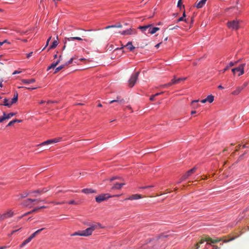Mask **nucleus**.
<instances>
[{
	"label": "nucleus",
	"mask_w": 249,
	"mask_h": 249,
	"mask_svg": "<svg viewBox=\"0 0 249 249\" xmlns=\"http://www.w3.org/2000/svg\"><path fill=\"white\" fill-rule=\"evenodd\" d=\"M163 92H160V93H156L155 94H154V95H155V97L159 95H160L161 94H162Z\"/></svg>",
	"instance_id": "nucleus-61"
},
{
	"label": "nucleus",
	"mask_w": 249,
	"mask_h": 249,
	"mask_svg": "<svg viewBox=\"0 0 249 249\" xmlns=\"http://www.w3.org/2000/svg\"><path fill=\"white\" fill-rule=\"evenodd\" d=\"M25 89H30V90H33L36 89V87H25Z\"/></svg>",
	"instance_id": "nucleus-50"
},
{
	"label": "nucleus",
	"mask_w": 249,
	"mask_h": 249,
	"mask_svg": "<svg viewBox=\"0 0 249 249\" xmlns=\"http://www.w3.org/2000/svg\"><path fill=\"white\" fill-rule=\"evenodd\" d=\"M48 191V189L47 188H43V189H37L36 190H35L34 191H25L23 192L22 194H20V197L21 198H24L27 197V196H37L38 195L43 194L44 193H45Z\"/></svg>",
	"instance_id": "nucleus-2"
},
{
	"label": "nucleus",
	"mask_w": 249,
	"mask_h": 249,
	"mask_svg": "<svg viewBox=\"0 0 249 249\" xmlns=\"http://www.w3.org/2000/svg\"><path fill=\"white\" fill-rule=\"evenodd\" d=\"M206 0H201L196 4V7L197 8H202L205 4Z\"/></svg>",
	"instance_id": "nucleus-25"
},
{
	"label": "nucleus",
	"mask_w": 249,
	"mask_h": 249,
	"mask_svg": "<svg viewBox=\"0 0 249 249\" xmlns=\"http://www.w3.org/2000/svg\"><path fill=\"white\" fill-rule=\"evenodd\" d=\"M5 33L7 34L8 35H12L14 34V33L13 31H11L9 32H5Z\"/></svg>",
	"instance_id": "nucleus-59"
},
{
	"label": "nucleus",
	"mask_w": 249,
	"mask_h": 249,
	"mask_svg": "<svg viewBox=\"0 0 249 249\" xmlns=\"http://www.w3.org/2000/svg\"><path fill=\"white\" fill-rule=\"evenodd\" d=\"M118 178H119V177H117V176H116V177H112V178H110L109 179V180H110V181H113V180H115V179H118Z\"/></svg>",
	"instance_id": "nucleus-49"
},
{
	"label": "nucleus",
	"mask_w": 249,
	"mask_h": 249,
	"mask_svg": "<svg viewBox=\"0 0 249 249\" xmlns=\"http://www.w3.org/2000/svg\"><path fill=\"white\" fill-rule=\"evenodd\" d=\"M206 240L209 241L211 243L214 244L221 241L222 240V238H216V239H213L211 238L208 237H207Z\"/></svg>",
	"instance_id": "nucleus-24"
},
{
	"label": "nucleus",
	"mask_w": 249,
	"mask_h": 249,
	"mask_svg": "<svg viewBox=\"0 0 249 249\" xmlns=\"http://www.w3.org/2000/svg\"><path fill=\"white\" fill-rule=\"evenodd\" d=\"M155 97V95H151L150 97V100L154 101Z\"/></svg>",
	"instance_id": "nucleus-52"
},
{
	"label": "nucleus",
	"mask_w": 249,
	"mask_h": 249,
	"mask_svg": "<svg viewBox=\"0 0 249 249\" xmlns=\"http://www.w3.org/2000/svg\"><path fill=\"white\" fill-rule=\"evenodd\" d=\"M139 74L140 72L137 71L136 72H135L134 73H133L131 75L128 81V86L130 88H132L135 85L138 79Z\"/></svg>",
	"instance_id": "nucleus-4"
},
{
	"label": "nucleus",
	"mask_w": 249,
	"mask_h": 249,
	"mask_svg": "<svg viewBox=\"0 0 249 249\" xmlns=\"http://www.w3.org/2000/svg\"><path fill=\"white\" fill-rule=\"evenodd\" d=\"M31 240H32V239H31V238L30 237H29L28 238H27L25 240H24L22 242V243L20 245V247L21 248L23 247L26 244H27V243H29Z\"/></svg>",
	"instance_id": "nucleus-32"
},
{
	"label": "nucleus",
	"mask_w": 249,
	"mask_h": 249,
	"mask_svg": "<svg viewBox=\"0 0 249 249\" xmlns=\"http://www.w3.org/2000/svg\"><path fill=\"white\" fill-rule=\"evenodd\" d=\"M186 79V78H178L177 79L176 78V81L177 82V84L179 83L181 81L185 80Z\"/></svg>",
	"instance_id": "nucleus-41"
},
{
	"label": "nucleus",
	"mask_w": 249,
	"mask_h": 249,
	"mask_svg": "<svg viewBox=\"0 0 249 249\" xmlns=\"http://www.w3.org/2000/svg\"><path fill=\"white\" fill-rule=\"evenodd\" d=\"M61 140V138H55L53 139L48 140L45 142H42L41 143L38 145V146H43L45 145H48L53 143L59 142Z\"/></svg>",
	"instance_id": "nucleus-11"
},
{
	"label": "nucleus",
	"mask_w": 249,
	"mask_h": 249,
	"mask_svg": "<svg viewBox=\"0 0 249 249\" xmlns=\"http://www.w3.org/2000/svg\"><path fill=\"white\" fill-rule=\"evenodd\" d=\"M227 26L229 29L237 30L239 28L238 21L233 20L227 22Z\"/></svg>",
	"instance_id": "nucleus-9"
},
{
	"label": "nucleus",
	"mask_w": 249,
	"mask_h": 249,
	"mask_svg": "<svg viewBox=\"0 0 249 249\" xmlns=\"http://www.w3.org/2000/svg\"><path fill=\"white\" fill-rule=\"evenodd\" d=\"M20 72H21L20 71H15L13 72V74L14 75V74H18V73H20Z\"/></svg>",
	"instance_id": "nucleus-54"
},
{
	"label": "nucleus",
	"mask_w": 249,
	"mask_h": 249,
	"mask_svg": "<svg viewBox=\"0 0 249 249\" xmlns=\"http://www.w3.org/2000/svg\"><path fill=\"white\" fill-rule=\"evenodd\" d=\"M115 28V25H109V26H106L105 28V29H109V28Z\"/></svg>",
	"instance_id": "nucleus-47"
},
{
	"label": "nucleus",
	"mask_w": 249,
	"mask_h": 249,
	"mask_svg": "<svg viewBox=\"0 0 249 249\" xmlns=\"http://www.w3.org/2000/svg\"><path fill=\"white\" fill-rule=\"evenodd\" d=\"M243 88L244 87H238L235 90L232 92L231 94L234 95H238L242 91Z\"/></svg>",
	"instance_id": "nucleus-22"
},
{
	"label": "nucleus",
	"mask_w": 249,
	"mask_h": 249,
	"mask_svg": "<svg viewBox=\"0 0 249 249\" xmlns=\"http://www.w3.org/2000/svg\"><path fill=\"white\" fill-rule=\"evenodd\" d=\"M21 229V228H19L18 229V230H17L13 231L11 232V234H10V235H13V234L14 233H15L16 231H18L20 230Z\"/></svg>",
	"instance_id": "nucleus-48"
},
{
	"label": "nucleus",
	"mask_w": 249,
	"mask_h": 249,
	"mask_svg": "<svg viewBox=\"0 0 249 249\" xmlns=\"http://www.w3.org/2000/svg\"><path fill=\"white\" fill-rule=\"evenodd\" d=\"M236 63V62L234 63V62H230V63H229V64L227 66V67H226L225 68H224L222 71H222L223 73L225 72L227 70H228L229 69V68H230V67H231L233 66L235 64V63Z\"/></svg>",
	"instance_id": "nucleus-28"
},
{
	"label": "nucleus",
	"mask_w": 249,
	"mask_h": 249,
	"mask_svg": "<svg viewBox=\"0 0 249 249\" xmlns=\"http://www.w3.org/2000/svg\"><path fill=\"white\" fill-rule=\"evenodd\" d=\"M113 196L118 197L119 196H118V195H116V196H111V195H109L108 193L102 194H101V195H99L98 196H96L95 197V200H96V201L97 202H101V201H106L108 198H109L110 197H113Z\"/></svg>",
	"instance_id": "nucleus-7"
},
{
	"label": "nucleus",
	"mask_w": 249,
	"mask_h": 249,
	"mask_svg": "<svg viewBox=\"0 0 249 249\" xmlns=\"http://www.w3.org/2000/svg\"><path fill=\"white\" fill-rule=\"evenodd\" d=\"M218 88L219 89H224V87H222L221 85H219V86H218Z\"/></svg>",
	"instance_id": "nucleus-64"
},
{
	"label": "nucleus",
	"mask_w": 249,
	"mask_h": 249,
	"mask_svg": "<svg viewBox=\"0 0 249 249\" xmlns=\"http://www.w3.org/2000/svg\"><path fill=\"white\" fill-rule=\"evenodd\" d=\"M124 99L121 98V96H117L116 99L110 101L109 103V104H112L113 103H118L120 105H122L124 104Z\"/></svg>",
	"instance_id": "nucleus-16"
},
{
	"label": "nucleus",
	"mask_w": 249,
	"mask_h": 249,
	"mask_svg": "<svg viewBox=\"0 0 249 249\" xmlns=\"http://www.w3.org/2000/svg\"><path fill=\"white\" fill-rule=\"evenodd\" d=\"M179 27L178 26H174V27L170 29V30H174V29H177Z\"/></svg>",
	"instance_id": "nucleus-62"
},
{
	"label": "nucleus",
	"mask_w": 249,
	"mask_h": 249,
	"mask_svg": "<svg viewBox=\"0 0 249 249\" xmlns=\"http://www.w3.org/2000/svg\"><path fill=\"white\" fill-rule=\"evenodd\" d=\"M206 100L207 102H208L210 103H211L214 100V96L212 95H209L207 97V98H206Z\"/></svg>",
	"instance_id": "nucleus-30"
},
{
	"label": "nucleus",
	"mask_w": 249,
	"mask_h": 249,
	"mask_svg": "<svg viewBox=\"0 0 249 249\" xmlns=\"http://www.w3.org/2000/svg\"><path fill=\"white\" fill-rule=\"evenodd\" d=\"M138 29L145 35L154 34L160 30L159 27L152 26V24H148L145 26H140Z\"/></svg>",
	"instance_id": "nucleus-1"
},
{
	"label": "nucleus",
	"mask_w": 249,
	"mask_h": 249,
	"mask_svg": "<svg viewBox=\"0 0 249 249\" xmlns=\"http://www.w3.org/2000/svg\"><path fill=\"white\" fill-rule=\"evenodd\" d=\"M164 237H159V238H153L151 239L147 243L148 247L151 248L153 246L155 247V249H157L159 246L160 244L163 243Z\"/></svg>",
	"instance_id": "nucleus-3"
},
{
	"label": "nucleus",
	"mask_w": 249,
	"mask_h": 249,
	"mask_svg": "<svg viewBox=\"0 0 249 249\" xmlns=\"http://www.w3.org/2000/svg\"><path fill=\"white\" fill-rule=\"evenodd\" d=\"M32 54H33V52H31L28 54H27V58H29V57H30L32 55Z\"/></svg>",
	"instance_id": "nucleus-51"
},
{
	"label": "nucleus",
	"mask_w": 249,
	"mask_h": 249,
	"mask_svg": "<svg viewBox=\"0 0 249 249\" xmlns=\"http://www.w3.org/2000/svg\"><path fill=\"white\" fill-rule=\"evenodd\" d=\"M18 100V93L17 92H15L14 97L12 99L11 102H10L11 106L14 104H15Z\"/></svg>",
	"instance_id": "nucleus-21"
},
{
	"label": "nucleus",
	"mask_w": 249,
	"mask_h": 249,
	"mask_svg": "<svg viewBox=\"0 0 249 249\" xmlns=\"http://www.w3.org/2000/svg\"><path fill=\"white\" fill-rule=\"evenodd\" d=\"M207 237V238H205L204 239H202L200 241H199L198 243L200 245V244H202V243H204V241H206V242H210L209 241H207L206 240Z\"/></svg>",
	"instance_id": "nucleus-44"
},
{
	"label": "nucleus",
	"mask_w": 249,
	"mask_h": 249,
	"mask_svg": "<svg viewBox=\"0 0 249 249\" xmlns=\"http://www.w3.org/2000/svg\"><path fill=\"white\" fill-rule=\"evenodd\" d=\"M181 21H184L186 22H187L186 18H183V17H181L179 18L178 19L177 22H180Z\"/></svg>",
	"instance_id": "nucleus-42"
},
{
	"label": "nucleus",
	"mask_w": 249,
	"mask_h": 249,
	"mask_svg": "<svg viewBox=\"0 0 249 249\" xmlns=\"http://www.w3.org/2000/svg\"><path fill=\"white\" fill-rule=\"evenodd\" d=\"M196 246V249H198L199 248V244L197 243L195 245Z\"/></svg>",
	"instance_id": "nucleus-60"
},
{
	"label": "nucleus",
	"mask_w": 249,
	"mask_h": 249,
	"mask_svg": "<svg viewBox=\"0 0 249 249\" xmlns=\"http://www.w3.org/2000/svg\"><path fill=\"white\" fill-rule=\"evenodd\" d=\"M46 208H47V207L44 206V205L36 207V208H34L32 211L25 213L24 214V215L25 216L28 214H31L32 213H36L39 212L41 211L42 210H43V209H45Z\"/></svg>",
	"instance_id": "nucleus-12"
},
{
	"label": "nucleus",
	"mask_w": 249,
	"mask_h": 249,
	"mask_svg": "<svg viewBox=\"0 0 249 249\" xmlns=\"http://www.w3.org/2000/svg\"><path fill=\"white\" fill-rule=\"evenodd\" d=\"M51 38H52V36H50L49 37L47 40V42H46V44L45 45V46L44 47V48L42 49V51H43L44 50H45V49L47 47V46L48 45L49 43V42L51 40Z\"/></svg>",
	"instance_id": "nucleus-43"
},
{
	"label": "nucleus",
	"mask_w": 249,
	"mask_h": 249,
	"mask_svg": "<svg viewBox=\"0 0 249 249\" xmlns=\"http://www.w3.org/2000/svg\"><path fill=\"white\" fill-rule=\"evenodd\" d=\"M246 66L245 63L240 64L238 67L233 68L231 71L233 74H235L236 72H239L238 74V76H241L244 73V67Z\"/></svg>",
	"instance_id": "nucleus-8"
},
{
	"label": "nucleus",
	"mask_w": 249,
	"mask_h": 249,
	"mask_svg": "<svg viewBox=\"0 0 249 249\" xmlns=\"http://www.w3.org/2000/svg\"><path fill=\"white\" fill-rule=\"evenodd\" d=\"M121 27H122V25L120 23L117 25H115V28H121Z\"/></svg>",
	"instance_id": "nucleus-57"
},
{
	"label": "nucleus",
	"mask_w": 249,
	"mask_h": 249,
	"mask_svg": "<svg viewBox=\"0 0 249 249\" xmlns=\"http://www.w3.org/2000/svg\"><path fill=\"white\" fill-rule=\"evenodd\" d=\"M74 58H71L68 61H67V62H66L64 65H65V66H68L71 64L73 62V60Z\"/></svg>",
	"instance_id": "nucleus-40"
},
{
	"label": "nucleus",
	"mask_w": 249,
	"mask_h": 249,
	"mask_svg": "<svg viewBox=\"0 0 249 249\" xmlns=\"http://www.w3.org/2000/svg\"><path fill=\"white\" fill-rule=\"evenodd\" d=\"M143 196L142 195H139V194H134V195H132L131 196H130L128 197H125L124 199V200H136V199H139V198H142Z\"/></svg>",
	"instance_id": "nucleus-15"
},
{
	"label": "nucleus",
	"mask_w": 249,
	"mask_h": 249,
	"mask_svg": "<svg viewBox=\"0 0 249 249\" xmlns=\"http://www.w3.org/2000/svg\"><path fill=\"white\" fill-rule=\"evenodd\" d=\"M153 187H154V186H146L142 187L140 188L143 189H148L152 188Z\"/></svg>",
	"instance_id": "nucleus-46"
},
{
	"label": "nucleus",
	"mask_w": 249,
	"mask_h": 249,
	"mask_svg": "<svg viewBox=\"0 0 249 249\" xmlns=\"http://www.w3.org/2000/svg\"><path fill=\"white\" fill-rule=\"evenodd\" d=\"M28 200L29 201H30L31 202H34L35 201H36V199H31V198H29Z\"/></svg>",
	"instance_id": "nucleus-58"
},
{
	"label": "nucleus",
	"mask_w": 249,
	"mask_h": 249,
	"mask_svg": "<svg viewBox=\"0 0 249 249\" xmlns=\"http://www.w3.org/2000/svg\"><path fill=\"white\" fill-rule=\"evenodd\" d=\"M0 105H3V106H7V107H11L10 103L8 102V99H7V98H4V99L3 104H0Z\"/></svg>",
	"instance_id": "nucleus-33"
},
{
	"label": "nucleus",
	"mask_w": 249,
	"mask_h": 249,
	"mask_svg": "<svg viewBox=\"0 0 249 249\" xmlns=\"http://www.w3.org/2000/svg\"><path fill=\"white\" fill-rule=\"evenodd\" d=\"M58 42L57 40H54L52 43V44L49 47V50L53 49L56 47L58 45Z\"/></svg>",
	"instance_id": "nucleus-31"
},
{
	"label": "nucleus",
	"mask_w": 249,
	"mask_h": 249,
	"mask_svg": "<svg viewBox=\"0 0 249 249\" xmlns=\"http://www.w3.org/2000/svg\"><path fill=\"white\" fill-rule=\"evenodd\" d=\"M196 170V167H194L191 169L188 170L186 173H185L179 179V181L178 182V183H180L182 181L187 179L189 177L191 176L193 174H194Z\"/></svg>",
	"instance_id": "nucleus-5"
},
{
	"label": "nucleus",
	"mask_w": 249,
	"mask_h": 249,
	"mask_svg": "<svg viewBox=\"0 0 249 249\" xmlns=\"http://www.w3.org/2000/svg\"><path fill=\"white\" fill-rule=\"evenodd\" d=\"M200 102L202 103H205L206 102H207V101L206 100V98L204 99H203L202 100L200 101Z\"/></svg>",
	"instance_id": "nucleus-63"
},
{
	"label": "nucleus",
	"mask_w": 249,
	"mask_h": 249,
	"mask_svg": "<svg viewBox=\"0 0 249 249\" xmlns=\"http://www.w3.org/2000/svg\"><path fill=\"white\" fill-rule=\"evenodd\" d=\"M81 192L83 193L86 194H90L93 193H96V191L95 190L92 189L91 188H85L82 190Z\"/></svg>",
	"instance_id": "nucleus-18"
},
{
	"label": "nucleus",
	"mask_w": 249,
	"mask_h": 249,
	"mask_svg": "<svg viewBox=\"0 0 249 249\" xmlns=\"http://www.w3.org/2000/svg\"><path fill=\"white\" fill-rule=\"evenodd\" d=\"M74 40H77L79 41L82 40V39L80 37H65L63 42L64 43V46L63 47V50H64L66 47V44L67 41H70Z\"/></svg>",
	"instance_id": "nucleus-14"
},
{
	"label": "nucleus",
	"mask_w": 249,
	"mask_h": 249,
	"mask_svg": "<svg viewBox=\"0 0 249 249\" xmlns=\"http://www.w3.org/2000/svg\"><path fill=\"white\" fill-rule=\"evenodd\" d=\"M60 63V59H58L56 61L53 62L50 66H49L47 69L49 71L52 69H54Z\"/></svg>",
	"instance_id": "nucleus-20"
},
{
	"label": "nucleus",
	"mask_w": 249,
	"mask_h": 249,
	"mask_svg": "<svg viewBox=\"0 0 249 249\" xmlns=\"http://www.w3.org/2000/svg\"><path fill=\"white\" fill-rule=\"evenodd\" d=\"M122 35H135L137 33V31L135 29L129 28L128 29L119 32Z\"/></svg>",
	"instance_id": "nucleus-10"
},
{
	"label": "nucleus",
	"mask_w": 249,
	"mask_h": 249,
	"mask_svg": "<svg viewBox=\"0 0 249 249\" xmlns=\"http://www.w3.org/2000/svg\"><path fill=\"white\" fill-rule=\"evenodd\" d=\"M65 67V65H64V64H62V65L59 66V67H58L57 68H56L55 69L54 73H57L59 71H60L62 69L64 68Z\"/></svg>",
	"instance_id": "nucleus-34"
},
{
	"label": "nucleus",
	"mask_w": 249,
	"mask_h": 249,
	"mask_svg": "<svg viewBox=\"0 0 249 249\" xmlns=\"http://www.w3.org/2000/svg\"><path fill=\"white\" fill-rule=\"evenodd\" d=\"M183 7V9H184V5H182V0H178V7H179L180 9H181V7Z\"/></svg>",
	"instance_id": "nucleus-39"
},
{
	"label": "nucleus",
	"mask_w": 249,
	"mask_h": 249,
	"mask_svg": "<svg viewBox=\"0 0 249 249\" xmlns=\"http://www.w3.org/2000/svg\"><path fill=\"white\" fill-rule=\"evenodd\" d=\"M21 82L25 84H30L36 82V80L34 78H31L29 79H22L21 80Z\"/></svg>",
	"instance_id": "nucleus-19"
},
{
	"label": "nucleus",
	"mask_w": 249,
	"mask_h": 249,
	"mask_svg": "<svg viewBox=\"0 0 249 249\" xmlns=\"http://www.w3.org/2000/svg\"><path fill=\"white\" fill-rule=\"evenodd\" d=\"M45 228H41L40 229H39L38 230H37L36 231H35V232H34L30 236V237L31 238V239H32L33 238H34L37 234H38L39 233H40L41 231H42L43 230H44Z\"/></svg>",
	"instance_id": "nucleus-27"
},
{
	"label": "nucleus",
	"mask_w": 249,
	"mask_h": 249,
	"mask_svg": "<svg viewBox=\"0 0 249 249\" xmlns=\"http://www.w3.org/2000/svg\"><path fill=\"white\" fill-rule=\"evenodd\" d=\"M171 84L173 85H175V84H177V82H176V76H174V78L171 80V81L170 82Z\"/></svg>",
	"instance_id": "nucleus-45"
},
{
	"label": "nucleus",
	"mask_w": 249,
	"mask_h": 249,
	"mask_svg": "<svg viewBox=\"0 0 249 249\" xmlns=\"http://www.w3.org/2000/svg\"><path fill=\"white\" fill-rule=\"evenodd\" d=\"M92 232L93 231L91 230V229L89 227V228H87L85 230L75 232L74 233H73L71 235L72 236L79 235V236H88L92 234Z\"/></svg>",
	"instance_id": "nucleus-6"
},
{
	"label": "nucleus",
	"mask_w": 249,
	"mask_h": 249,
	"mask_svg": "<svg viewBox=\"0 0 249 249\" xmlns=\"http://www.w3.org/2000/svg\"><path fill=\"white\" fill-rule=\"evenodd\" d=\"M126 47L130 51H132L135 49V47L133 46L131 42H128L126 45L123 47Z\"/></svg>",
	"instance_id": "nucleus-26"
},
{
	"label": "nucleus",
	"mask_w": 249,
	"mask_h": 249,
	"mask_svg": "<svg viewBox=\"0 0 249 249\" xmlns=\"http://www.w3.org/2000/svg\"><path fill=\"white\" fill-rule=\"evenodd\" d=\"M21 122H22V120H21L14 119V120L10 121L7 125V126H10L13 125L15 123H20Z\"/></svg>",
	"instance_id": "nucleus-29"
},
{
	"label": "nucleus",
	"mask_w": 249,
	"mask_h": 249,
	"mask_svg": "<svg viewBox=\"0 0 249 249\" xmlns=\"http://www.w3.org/2000/svg\"><path fill=\"white\" fill-rule=\"evenodd\" d=\"M172 86V85L171 84V82H169L168 83H167V84H164V85H162L160 86L162 88H168L170 86Z\"/></svg>",
	"instance_id": "nucleus-38"
},
{
	"label": "nucleus",
	"mask_w": 249,
	"mask_h": 249,
	"mask_svg": "<svg viewBox=\"0 0 249 249\" xmlns=\"http://www.w3.org/2000/svg\"><path fill=\"white\" fill-rule=\"evenodd\" d=\"M90 228L91 229L92 231L96 229H100L103 228V227L99 223H94L92 225H90Z\"/></svg>",
	"instance_id": "nucleus-17"
},
{
	"label": "nucleus",
	"mask_w": 249,
	"mask_h": 249,
	"mask_svg": "<svg viewBox=\"0 0 249 249\" xmlns=\"http://www.w3.org/2000/svg\"><path fill=\"white\" fill-rule=\"evenodd\" d=\"M3 44L4 43H7L8 44H10L11 43L8 41L7 39L4 40L3 41H2Z\"/></svg>",
	"instance_id": "nucleus-53"
},
{
	"label": "nucleus",
	"mask_w": 249,
	"mask_h": 249,
	"mask_svg": "<svg viewBox=\"0 0 249 249\" xmlns=\"http://www.w3.org/2000/svg\"><path fill=\"white\" fill-rule=\"evenodd\" d=\"M3 81V80L2 79H0V88L3 87V84H2V82Z\"/></svg>",
	"instance_id": "nucleus-56"
},
{
	"label": "nucleus",
	"mask_w": 249,
	"mask_h": 249,
	"mask_svg": "<svg viewBox=\"0 0 249 249\" xmlns=\"http://www.w3.org/2000/svg\"><path fill=\"white\" fill-rule=\"evenodd\" d=\"M235 239V238H231L230 239L228 240H224V242L225 243H227V242H230V241H232L234 239Z\"/></svg>",
	"instance_id": "nucleus-55"
},
{
	"label": "nucleus",
	"mask_w": 249,
	"mask_h": 249,
	"mask_svg": "<svg viewBox=\"0 0 249 249\" xmlns=\"http://www.w3.org/2000/svg\"><path fill=\"white\" fill-rule=\"evenodd\" d=\"M6 119V113L5 112H3V116L0 117V123L2 122L3 121Z\"/></svg>",
	"instance_id": "nucleus-37"
},
{
	"label": "nucleus",
	"mask_w": 249,
	"mask_h": 249,
	"mask_svg": "<svg viewBox=\"0 0 249 249\" xmlns=\"http://www.w3.org/2000/svg\"><path fill=\"white\" fill-rule=\"evenodd\" d=\"M124 183H116L111 187V189H120L124 185Z\"/></svg>",
	"instance_id": "nucleus-23"
},
{
	"label": "nucleus",
	"mask_w": 249,
	"mask_h": 249,
	"mask_svg": "<svg viewBox=\"0 0 249 249\" xmlns=\"http://www.w3.org/2000/svg\"><path fill=\"white\" fill-rule=\"evenodd\" d=\"M16 113H14V112H11V113H9L8 114H6V119H10L11 117L16 115Z\"/></svg>",
	"instance_id": "nucleus-35"
},
{
	"label": "nucleus",
	"mask_w": 249,
	"mask_h": 249,
	"mask_svg": "<svg viewBox=\"0 0 249 249\" xmlns=\"http://www.w3.org/2000/svg\"><path fill=\"white\" fill-rule=\"evenodd\" d=\"M198 101L199 100H193L192 101L191 105L193 106L194 108L197 107L198 105L196 104Z\"/></svg>",
	"instance_id": "nucleus-36"
},
{
	"label": "nucleus",
	"mask_w": 249,
	"mask_h": 249,
	"mask_svg": "<svg viewBox=\"0 0 249 249\" xmlns=\"http://www.w3.org/2000/svg\"><path fill=\"white\" fill-rule=\"evenodd\" d=\"M14 215V212L12 211V210H9V211L3 214H0V219L1 220H4L6 218L11 217Z\"/></svg>",
	"instance_id": "nucleus-13"
}]
</instances>
